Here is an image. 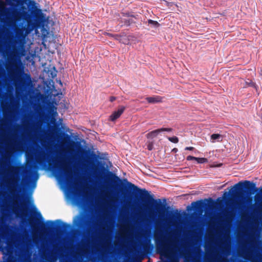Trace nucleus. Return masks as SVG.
<instances>
[{
	"mask_svg": "<svg viewBox=\"0 0 262 262\" xmlns=\"http://www.w3.org/2000/svg\"><path fill=\"white\" fill-rule=\"evenodd\" d=\"M124 110V107L123 106L120 107L117 111L114 112L112 115L110 116V120L114 121L118 119L121 115L122 114Z\"/></svg>",
	"mask_w": 262,
	"mask_h": 262,
	"instance_id": "1",
	"label": "nucleus"
},
{
	"mask_svg": "<svg viewBox=\"0 0 262 262\" xmlns=\"http://www.w3.org/2000/svg\"><path fill=\"white\" fill-rule=\"evenodd\" d=\"M166 130H167V129H165V128H161V129H158L155 130L154 131L151 132L150 133H149L148 136L150 138L156 137L158 136V135L159 134L165 131Z\"/></svg>",
	"mask_w": 262,
	"mask_h": 262,
	"instance_id": "2",
	"label": "nucleus"
},
{
	"mask_svg": "<svg viewBox=\"0 0 262 262\" xmlns=\"http://www.w3.org/2000/svg\"><path fill=\"white\" fill-rule=\"evenodd\" d=\"M222 137L220 134H213V135H212V136L211 137V139L212 140H220L222 139Z\"/></svg>",
	"mask_w": 262,
	"mask_h": 262,
	"instance_id": "3",
	"label": "nucleus"
},
{
	"mask_svg": "<svg viewBox=\"0 0 262 262\" xmlns=\"http://www.w3.org/2000/svg\"><path fill=\"white\" fill-rule=\"evenodd\" d=\"M195 161L198 163H205L208 161L207 159L204 158H196Z\"/></svg>",
	"mask_w": 262,
	"mask_h": 262,
	"instance_id": "4",
	"label": "nucleus"
},
{
	"mask_svg": "<svg viewBox=\"0 0 262 262\" xmlns=\"http://www.w3.org/2000/svg\"><path fill=\"white\" fill-rule=\"evenodd\" d=\"M168 140L171 142L176 143L178 142V139L176 137H172L168 138Z\"/></svg>",
	"mask_w": 262,
	"mask_h": 262,
	"instance_id": "5",
	"label": "nucleus"
},
{
	"mask_svg": "<svg viewBox=\"0 0 262 262\" xmlns=\"http://www.w3.org/2000/svg\"><path fill=\"white\" fill-rule=\"evenodd\" d=\"M148 23L151 24V25H152L154 26H157L158 25V23L157 21H153V20H148Z\"/></svg>",
	"mask_w": 262,
	"mask_h": 262,
	"instance_id": "6",
	"label": "nucleus"
},
{
	"mask_svg": "<svg viewBox=\"0 0 262 262\" xmlns=\"http://www.w3.org/2000/svg\"><path fill=\"white\" fill-rule=\"evenodd\" d=\"M196 158V157H192V156H188L187 157V160H188V161H190V160H195V159Z\"/></svg>",
	"mask_w": 262,
	"mask_h": 262,
	"instance_id": "7",
	"label": "nucleus"
},
{
	"mask_svg": "<svg viewBox=\"0 0 262 262\" xmlns=\"http://www.w3.org/2000/svg\"><path fill=\"white\" fill-rule=\"evenodd\" d=\"M53 25V22L52 21H50L48 23V24L46 25L47 27H49L50 26H52Z\"/></svg>",
	"mask_w": 262,
	"mask_h": 262,
	"instance_id": "8",
	"label": "nucleus"
},
{
	"mask_svg": "<svg viewBox=\"0 0 262 262\" xmlns=\"http://www.w3.org/2000/svg\"><path fill=\"white\" fill-rule=\"evenodd\" d=\"M148 101L150 102H154L157 101V100L154 98H149Z\"/></svg>",
	"mask_w": 262,
	"mask_h": 262,
	"instance_id": "9",
	"label": "nucleus"
},
{
	"mask_svg": "<svg viewBox=\"0 0 262 262\" xmlns=\"http://www.w3.org/2000/svg\"><path fill=\"white\" fill-rule=\"evenodd\" d=\"M193 149V147H186V149L189 150H191Z\"/></svg>",
	"mask_w": 262,
	"mask_h": 262,
	"instance_id": "10",
	"label": "nucleus"
}]
</instances>
